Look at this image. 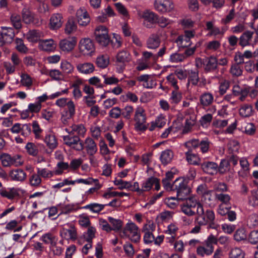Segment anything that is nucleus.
I'll use <instances>...</instances> for the list:
<instances>
[{
	"label": "nucleus",
	"mask_w": 258,
	"mask_h": 258,
	"mask_svg": "<svg viewBox=\"0 0 258 258\" xmlns=\"http://www.w3.org/2000/svg\"><path fill=\"white\" fill-rule=\"evenodd\" d=\"M120 236L123 238H128L134 242L140 240L141 235L138 226L133 222H128L122 230L120 231Z\"/></svg>",
	"instance_id": "f257e3e1"
},
{
	"label": "nucleus",
	"mask_w": 258,
	"mask_h": 258,
	"mask_svg": "<svg viewBox=\"0 0 258 258\" xmlns=\"http://www.w3.org/2000/svg\"><path fill=\"white\" fill-rule=\"evenodd\" d=\"M173 190L176 191V198L178 200H184L190 192L187 181L182 178H177L173 183Z\"/></svg>",
	"instance_id": "f03ea898"
},
{
	"label": "nucleus",
	"mask_w": 258,
	"mask_h": 258,
	"mask_svg": "<svg viewBox=\"0 0 258 258\" xmlns=\"http://www.w3.org/2000/svg\"><path fill=\"white\" fill-rule=\"evenodd\" d=\"M200 205H202L195 197L186 198L184 199V202L181 205V210L186 215L192 216L196 214Z\"/></svg>",
	"instance_id": "7ed1b4c3"
},
{
	"label": "nucleus",
	"mask_w": 258,
	"mask_h": 258,
	"mask_svg": "<svg viewBox=\"0 0 258 258\" xmlns=\"http://www.w3.org/2000/svg\"><path fill=\"white\" fill-rule=\"evenodd\" d=\"M198 215L197 220L200 225H207L208 222L215 220V216L214 211L211 209H204L203 205H200L196 211Z\"/></svg>",
	"instance_id": "20e7f679"
},
{
	"label": "nucleus",
	"mask_w": 258,
	"mask_h": 258,
	"mask_svg": "<svg viewBox=\"0 0 258 258\" xmlns=\"http://www.w3.org/2000/svg\"><path fill=\"white\" fill-rule=\"evenodd\" d=\"M94 37L96 41L102 46H107L111 42L108 35V31L104 26H97L94 31Z\"/></svg>",
	"instance_id": "39448f33"
},
{
	"label": "nucleus",
	"mask_w": 258,
	"mask_h": 258,
	"mask_svg": "<svg viewBox=\"0 0 258 258\" xmlns=\"http://www.w3.org/2000/svg\"><path fill=\"white\" fill-rule=\"evenodd\" d=\"M62 139L65 145L76 151H80L84 149V144L79 136L69 134L63 136Z\"/></svg>",
	"instance_id": "423d86ee"
},
{
	"label": "nucleus",
	"mask_w": 258,
	"mask_h": 258,
	"mask_svg": "<svg viewBox=\"0 0 258 258\" xmlns=\"http://www.w3.org/2000/svg\"><path fill=\"white\" fill-rule=\"evenodd\" d=\"M59 235L62 239L67 241H75L77 240L78 234L77 229L72 224H67L59 231Z\"/></svg>",
	"instance_id": "0eeeda50"
},
{
	"label": "nucleus",
	"mask_w": 258,
	"mask_h": 258,
	"mask_svg": "<svg viewBox=\"0 0 258 258\" xmlns=\"http://www.w3.org/2000/svg\"><path fill=\"white\" fill-rule=\"evenodd\" d=\"M21 156L17 155L11 156L8 154L4 153L0 156V160L2 164L4 167H10L14 166L18 167L21 166L23 164V162L21 161Z\"/></svg>",
	"instance_id": "6e6552de"
},
{
	"label": "nucleus",
	"mask_w": 258,
	"mask_h": 258,
	"mask_svg": "<svg viewBox=\"0 0 258 258\" xmlns=\"http://www.w3.org/2000/svg\"><path fill=\"white\" fill-rule=\"evenodd\" d=\"M76 114V105L71 100L69 101L66 107L61 112L60 120L63 124L68 123L70 120L73 118Z\"/></svg>",
	"instance_id": "1a4fd4ad"
},
{
	"label": "nucleus",
	"mask_w": 258,
	"mask_h": 258,
	"mask_svg": "<svg viewBox=\"0 0 258 258\" xmlns=\"http://www.w3.org/2000/svg\"><path fill=\"white\" fill-rule=\"evenodd\" d=\"M131 59L129 52L125 50H121L117 53L116 56L117 72L121 73L125 69L126 64Z\"/></svg>",
	"instance_id": "9d476101"
},
{
	"label": "nucleus",
	"mask_w": 258,
	"mask_h": 258,
	"mask_svg": "<svg viewBox=\"0 0 258 258\" xmlns=\"http://www.w3.org/2000/svg\"><path fill=\"white\" fill-rule=\"evenodd\" d=\"M254 32L246 30L242 33L239 39V44L242 47L248 45H254L258 42V38L255 35L253 38Z\"/></svg>",
	"instance_id": "9b49d317"
},
{
	"label": "nucleus",
	"mask_w": 258,
	"mask_h": 258,
	"mask_svg": "<svg viewBox=\"0 0 258 258\" xmlns=\"http://www.w3.org/2000/svg\"><path fill=\"white\" fill-rule=\"evenodd\" d=\"M79 50L84 55H91L95 51V46L91 39L88 38L82 39L79 44Z\"/></svg>",
	"instance_id": "f8f14e48"
},
{
	"label": "nucleus",
	"mask_w": 258,
	"mask_h": 258,
	"mask_svg": "<svg viewBox=\"0 0 258 258\" xmlns=\"http://www.w3.org/2000/svg\"><path fill=\"white\" fill-rule=\"evenodd\" d=\"M134 120L136 121L135 127L138 130H145L144 124L146 121V116L145 110L142 107L136 108L135 113Z\"/></svg>",
	"instance_id": "ddd939ff"
},
{
	"label": "nucleus",
	"mask_w": 258,
	"mask_h": 258,
	"mask_svg": "<svg viewBox=\"0 0 258 258\" xmlns=\"http://www.w3.org/2000/svg\"><path fill=\"white\" fill-rule=\"evenodd\" d=\"M154 7L157 11L164 13L173 10L174 5L172 0H155Z\"/></svg>",
	"instance_id": "4468645a"
},
{
	"label": "nucleus",
	"mask_w": 258,
	"mask_h": 258,
	"mask_svg": "<svg viewBox=\"0 0 258 258\" xmlns=\"http://www.w3.org/2000/svg\"><path fill=\"white\" fill-rule=\"evenodd\" d=\"M2 31L0 32V46H3L5 44L11 43L14 37L15 33L11 27H2Z\"/></svg>",
	"instance_id": "2eb2a0df"
},
{
	"label": "nucleus",
	"mask_w": 258,
	"mask_h": 258,
	"mask_svg": "<svg viewBox=\"0 0 258 258\" xmlns=\"http://www.w3.org/2000/svg\"><path fill=\"white\" fill-rule=\"evenodd\" d=\"M140 16L144 19L143 25L147 28H150L156 24L158 20L157 15L150 10H146L141 14Z\"/></svg>",
	"instance_id": "dca6fc26"
},
{
	"label": "nucleus",
	"mask_w": 258,
	"mask_h": 258,
	"mask_svg": "<svg viewBox=\"0 0 258 258\" xmlns=\"http://www.w3.org/2000/svg\"><path fill=\"white\" fill-rule=\"evenodd\" d=\"M9 177L12 181L23 182L27 178V173L22 169H13L9 171Z\"/></svg>",
	"instance_id": "f3484780"
},
{
	"label": "nucleus",
	"mask_w": 258,
	"mask_h": 258,
	"mask_svg": "<svg viewBox=\"0 0 258 258\" xmlns=\"http://www.w3.org/2000/svg\"><path fill=\"white\" fill-rule=\"evenodd\" d=\"M217 57L211 56L203 60V66L205 73H212L217 70Z\"/></svg>",
	"instance_id": "a211bd4d"
},
{
	"label": "nucleus",
	"mask_w": 258,
	"mask_h": 258,
	"mask_svg": "<svg viewBox=\"0 0 258 258\" xmlns=\"http://www.w3.org/2000/svg\"><path fill=\"white\" fill-rule=\"evenodd\" d=\"M77 38L75 37L61 40L59 42V48L63 51L67 52H70L74 48L77 44Z\"/></svg>",
	"instance_id": "6ab92c4d"
},
{
	"label": "nucleus",
	"mask_w": 258,
	"mask_h": 258,
	"mask_svg": "<svg viewBox=\"0 0 258 258\" xmlns=\"http://www.w3.org/2000/svg\"><path fill=\"white\" fill-rule=\"evenodd\" d=\"M200 166L202 170L207 174L214 175L218 172V165L216 162L206 161L201 163Z\"/></svg>",
	"instance_id": "aec40b11"
},
{
	"label": "nucleus",
	"mask_w": 258,
	"mask_h": 258,
	"mask_svg": "<svg viewBox=\"0 0 258 258\" xmlns=\"http://www.w3.org/2000/svg\"><path fill=\"white\" fill-rule=\"evenodd\" d=\"M65 131L69 134L74 135L77 134V136H79L80 138L84 137L86 132V129L83 124H73L69 128H66Z\"/></svg>",
	"instance_id": "412c9836"
},
{
	"label": "nucleus",
	"mask_w": 258,
	"mask_h": 258,
	"mask_svg": "<svg viewBox=\"0 0 258 258\" xmlns=\"http://www.w3.org/2000/svg\"><path fill=\"white\" fill-rule=\"evenodd\" d=\"M138 80L140 82H143V86L147 89H152L157 85L156 80L149 75H143L138 78Z\"/></svg>",
	"instance_id": "4be33fe9"
},
{
	"label": "nucleus",
	"mask_w": 258,
	"mask_h": 258,
	"mask_svg": "<svg viewBox=\"0 0 258 258\" xmlns=\"http://www.w3.org/2000/svg\"><path fill=\"white\" fill-rule=\"evenodd\" d=\"M76 16L78 19V22L80 26H85L90 21V19L87 12L84 8H81L76 13Z\"/></svg>",
	"instance_id": "5701e85b"
},
{
	"label": "nucleus",
	"mask_w": 258,
	"mask_h": 258,
	"mask_svg": "<svg viewBox=\"0 0 258 258\" xmlns=\"http://www.w3.org/2000/svg\"><path fill=\"white\" fill-rule=\"evenodd\" d=\"M90 155H94L97 151V147L95 141L91 138L88 137L85 140L84 148Z\"/></svg>",
	"instance_id": "b1692460"
},
{
	"label": "nucleus",
	"mask_w": 258,
	"mask_h": 258,
	"mask_svg": "<svg viewBox=\"0 0 258 258\" xmlns=\"http://www.w3.org/2000/svg\"><path fill=\"white\" fill-rule=\"evenodd\" d=\"M160 43V36L157 34H152L148 38L146 44L148 48L155 49L159 46Z\"/></svg>",
	"instance_id": "393cba45"
},
{
	"label": "nucleus",
	"mask_w": 258,
	"mask_h": 258,
	"mask_svg": "<svg viewBox=\"0 0 258 258\" xmlns=\"http://www.w3.org/2000/svg\"><path fill=\"white\" fill-rule=\"evenodd\" d=\"M62 24V17L60 14H53L50 19L49 25L51 29L59 28Z\"/></svg>",
	"instance_id": "a878e982"
},
{
	"label": "nucleus",
	"mask_w": 258,
	"mask_h": 258,
	"mask_svg": "<svg viewBox=\"0 0 258 258\" xmlns=\"http://www.w3.org/2000/svg\"><path fill=\"white\" fill-rule=\"evenodd\" d=\"M214 99L213 95L208 92L202 94L200 96V104L204 107L211 105L213 103Z\"/></svg>",
	"instance_id": "bb28decb"
},
{
	"label": "nucleus",
	"mask_w": 258,
	"mask_h": 258,
	"mask_svg": "<svg viewBox=\"0 0 258 258\" xmlns=\"http://www.w3.org/2000/svg\"><path fill=\"white\" fill-rule=\"evenodd\" d=\"M40 239L46 244L54 246L55 244H57L58 237L55 234L51 232H47L43 234Z\"/></svg>",
	"instance_id": "cd10ccee"
},
{
	"label": "nucleus",
	"mask_w": 258,
	"mask_h": 258,
	"mask_svg": "<svg viewBox=\"0 0 258 258\" xmlns=\"http://www.w3.org/2000/svg\"><path fill=\"white\" fill-rule=\"evenodd\" d=\"M77 70L82 74H89L94 71V66L91 62L78 63L76 66Z\"/></svg>",
	"instance_id": "c85d7f7f"
},
{
	"label": "nucleus",
	"mask_w": 258,
	"mask_h": 258,
	"mask_svg": "<svg viewBox=\"0 0 258 258\" xmlns=\"http://www.w3.org/2000/svg\"><path fill=\"white\" fill-rule=\"evenodd\" d=\"M154 227L153 223L147 224L144 227V231H145V234L144 236V241L146 244H149L153 242L155 240V237L151 232L149 231L150 229L153 230Z\"/></svg>",
	"instance_id": "c756f323"
},
{
	"label": "nucleus",
	"mask_w": 258,
	"mask_h": 258,
	"mask_svg": "<svg viewBox=\"0 0 258 258\" xmlns=\"http://www.w3.org/2000/svg\"><path fill=\"white\" fill-rule=\"evenodd\" d=\"M187 78V85L191 84L192 85L195 86H197L200 81L199 71L197 69L194 70L191 69H188Z\"/></svg>",
	"instance_id": "7c9ffc66"
},
{
	"label": "nucleus",
	"mask_w": 258,
	"mask_h": 258,
	"mask_svg": "<svg viewBox=\"0 0 258 258\" xmlns=\"http://www.w3.org/2000/svg\"><path fill=\"white\" fill-rule=\"evenodd\" d=\"M173 156V151L170 149H167L161 153L160 160L163 165H166L171 162Z\"/></svg>",
	"instance_id": "2f4dec72"
},
{
	"label": "nucleus",
	"mask_w": 258,
	"mask_h": 258,
	"mask_svg": "<svg viewBox=\"0 0 258 258\" xmlns=\"http://www.w3.org/2000/svg\"><path fill=\"white\" fill-rule=\"evenodd\" d=\"M44 142L50 149L53 150L57 146V140L52 134H47L44 139Z\"/></svg>",
	"instance_id": "473e14b6"
},
{
	"label": "nucleus",
	"mask_w": 258,
	"mask_h": 258,
	"mask_svg": "<svg viewBox=\"0 0 258 258\" xmlns=\"http://www.w3.org/2000/svg\"><path fill=\"white\" fill-rule=\"evenodd\" d=\"M0 194L2 197L10 200L14 199L18 195V191L15 188L2 189L0 190Z\"/></svg>",
	"instance_id": "72a5a7b5"
},
{
	"label": "nucleus",
	"mask_w": 258,
	"mask_h": 258,
	"mask_svg": "<svg viewBox=\"0 0 258 258\" xmlns=\"http://www.w3.org/2000/svg\"><path fill=\"white\" fill-rule=\"evenodd\" d=\"M39 47L44 51H51L55 49V45L52 39H48L41 41L39 44Z\"/></svg>",
	"instance_id": "f704fd0d"
},
{
	"label": "nucleus",
	"mask_w": 258,
	"mask_h": 258,
	"mask_svg": "<svg viewBox=\"0 0 258 258\" xmlns=\"http://www.w3.org/2000/svg\"><path fill=\"white\" fill-rule=\"evenodd\" d=\"M77 29V26L73 18H69L66 24L64 32L68 35L74 33Z\"/></svg>",
	"instance_id": "c9c22d12"
},
{
	"label": "nucleus",
	"mask_w": 258,
	"mask_h": 258,
	"mask_svg": "<svg viewBox=\"0 0 258 258\" xmlns=\"http://www.w3.org/2000/svg\"><path fill=\"white\" fill-rule=\"evenodd\" d=\"M115 16L113 9L110 6H108L106 8L104 9L102 11V15L98 17V19L102 22H104L106 21L107 17H112Z\"/></svg>",
	"instance_id": "e433bc0d"
},
{
	"label": "nucleus",
	"mask_w": 258,
	"mask_h": 258,
	"mask_svg": "<svg viewBox=\"0 0 258 258\" xmlns=\"http://www.w3.org/2000/svg\"><path fill=\"white\" fill-rule=\"evenodd\" d=\"M186 159L188 163L195 165H200L201 164L200 158L195 154H193L191 151H188L185 153Z\"/></svg>",
	"instance_id": "4c0bfd02"
},
{
	"label": "nucleus",
	"mask_w": 258,
	"mask_h": 258,
	"mask_svg": "<svg viewBox=\"0 0 258 258\" xmlns=\"http://www.w3.org/2000/svg\"><path fill=\"white\" fill-rule=\"evenodd\" d=\"M108 220L112 225V227L111 226V231H118L121 230L123 225L122 221L121 220L108 217Z\"/></svg>",
	"instance_id": "58836bf2"
},
{
	"label": "nucleus",
	"mask_w": 258,
	"mask_h": 258,
	"mask_svg": "<svg viewBox=\"0 0 258 258\" xmlns=\"http://www.w3.org/2000/svg\"><path fill=\"white\" fill-rule=\"evenodd\" d=\"M196 117L195 115L188 116L186 118L185 125L182 131L183 134H187L188 133L191 127L195 125L196 123Z\"/></svg>",
	"instance_id": "ea45409f"
},
{
	"label": "nucleus",
	"mask_w": 258,
	"mask_h": 258,
	"mask_svg": "<svg viewBox=\"0 0 258 258\" xmlns=\"http://www.w3.org/2000/svg\"><path fill=\"white\" fill-rule=\"evenodd\" d=\"M42 33L38 30H30L26 34V38L30 42H37L41 37Z\"/></svg>",
	"instance_id": "a19ab883"
},
{
	"label": "nucleus",
	"mask_w": 258,
	"mask_h": 258,
	"mask_svg": "<svg viewBox=\"0 0 258 258\" xmlns=\"http://www.w3.org/2000/svg\"><path fill=\"white\" fill-rule=\"evenodd\" d=\"M206 26L207 30L209 31L208 33L209 36H216L221 33L220 29L215 26L213 22H207Z\"/></svg>",
	"instance_id": "79ce46f5"
},
{
	"label": "nucleus",
	"mask_w": 258,
	"mask_h": 258,
	"mask_svg": "<svg viewBox=\"0 0 258 258\" xmlns=\"http://www.w3.org/2000/svg\"><path fill=\"white\" fill-rule=\"evenodd\" d=\"M156 178L155 177H151L148 178L146 180L144 181L142 184V187L141 190H142V194L145 191H148L150 190L153 185L154 182H156Z\"/></svg>",
	"instance_id": "37998d69"
},
{
	"label": "nucleus",
	"mask_w": 258,
	"mask_h": 258,
	"mask_svg": "<svg viewBox=\"0 0 258 258\" xmlns=\"http://www.w3.org/2000/svg\"><path fill=\"white\" fill-rule=\"evenodd\" d=\"M252 107L249 104H244L239 109V114L244 117H247L252 114Z\"/></svg>",
	"instance_id": "c03bdc74"
},
{
	"label": "nucleus",
	"mask_w": 258,
	"mask_h": 258,
	"mask_svg": "<svg viewBox=\"0 0 258 258\" xmlns=\"http://www.w3.org/2000/svg\"><path fill=\"white\" fill-rule=\"evenodd\" d=\"M182 98L181 93L179 92L178 90H174L171 93L169 101L171 104H177L180 102Z\"/></svg>",
	"instance_id": "a18cd8bd"
},
{
	"label": "nucleus",
	"mask_w": 258,
	"mask_h": 258,
	"mask_svg": "<svg viewBox=\"0 0 258 258\" xmlns=\"http://www.w3.org/2000/svg\"><path fill=\"white\" fill-rule=\"evenodd\" d=\"M105 205L104 204H99L98 203H91L85 206L83 208L88 209L93 213H99L101 211Z\"/></svg>",
	"instance_id": "49530a36"
},
{
	"label": "nucleus",
	"mask_w": 258,
	"mask_h": 258,
	"mask_svg": "<svg viewBox=\"0 0 258 258\" xmlns=\"http://www.w3.org/2000/svg\"><path fill=\"white\" fill-rule=\"evenodd\" d=\"M37 173L40 175L41 178L45 179H47L52 177L54 175V172L53 171L49 170V169L44 168H37Z\"/></svg>",
	"instance_id": "de8ad7c7"
},
{
	"label": "nucleus",
	"mask_w": 258,
	"mask_h": 258,
	"mask_svg": "<svg viewBox=\"0 0 258 258\" xmlns=\"http://www.w3.org/2000/svg\"><path fill=\"white\" fill-rule=\"evenodd\" d=\"M109 62V57L107 55H102L96 58L97 66L101 68H105L107 67Z\"/></svg>",
	"instance_id": "09e8293b"
},
{
	"label": "nucleus",
	"mask_w": 258,
	"mask_h": 258,
	"mask_svg": "<svg viewBox=\"0 0 258 258\" xmlns=\"http://www.w3.org/2000/svg\"><path fill=\"white\" fill-rule=\"evenodd\" d=\"M61 213L68 214L76 211L79 207L77 204H70L62 206L61 207Z\"/></svg>",
	"instance_id": "8fccbe9b"
},
{
	"label": "nucleus",
	"mask_w": 258,
	"mask_h": 258,
	"mask_svg": "<svg viewBox=\"0 0 258 258\" xmlns=\"http://www.w3.org/2000/svg\"><path fill=\"white\" fill-rule=\"evenodd\" d=\"M215 199L218 201L221 202V204L228 205L229 203L231 198L228 194L224 193H216Z\"/></svg>",
	"instance_id": "3c124183"
},
{
	"label": "nucleus",
	"mask_w": 258,
	"mask_h": 258,
	"mask_svg": "<svg viewBox=\"0 0 258 258\" xmlns=\"http://www.w3.org/2000/svg\"><path fill=\"white\" fill-rule=\"evenodd\" d=\"M96 229L92 226H89L87 232H84L83 236L87 242H92V239L95 237Z\"/></svg>",
	"instance_id": "603ef678"
},
{
	"label": "nucleus",
	"mask_w": 258,
	"mask_h": 258,
	"mask_svg": "<svg viewBox=\"0 0 258 258\" xmlns=\"http://www.w3.org/2000/svg\"><path fill=\"white\" fill-rule=\"evenodd\" d=\"M42 182L41 177L39 174L33 173L29 178V182L31 186H39Z\"/></svg>",
	"instance_id": "864d4df0"
},
{
	"label": "nucleus",
	"mask_w": 258,
	"mask_h": 258,
	"mask_svg": "<svg viewBox=\"0 0 258 258\" xmlns=\"http://www.w3.org/2000/svg\"><path fill=\"white\" fill-rule=\"evenodd\" d=\"M177 44L182 47H187L190 46V39L183 35L179 36L176 41Z\"/></svg>",
	"instance_id": "5fc2aeb1"
},
{
	"label": "nucleus",
	"mask_w": 258,
	"mask_h": 258,
	"mask_svg": "<svg viewBox=\"0 0 258 258\" xmlns=\"http://www.w3.org/2000/svg\"><path fill=\"white\" fill-rule=\"evenodd\" d=\"M32 132L35 135V138L36 139H39L41 138V134L42 130L40 128L38 122L37 121H33L32 123Z\"/></svg>",
	"instance_id": "6e6d98bb"
},
{
	"label": "nucleus",
	"mask_w": 258,
	"mask_h": 258,
	"mask_svg": "<svg viewBox=\"0 0 258 258\" xmlns=\"http://www.w3.org/2000/svg\"><path fill=\"white\" fill-rule=\"evenodd\" d=\"M244 253L239 248H232L229 252V258H244Z\"/></svg>",
	"instance_id": "4d7b16f0"
},
{
	"label": "nucleus",
	"mask_w": 258,
	"mask_h": 258,
	"mask_svg": "<svg viewBox=\"0 0 258 258\" xmlns=\"http://www.w3.org/2000/svg\"><path fill=\"white\" fill-rule=\"evenodd\" d=\"M123 250L125 254L128 257H133L135 254V251L133 245L129 243H125L123 246Z\"/></svg>",
	"instance_id": "13d9d810"
},
{
	"label": "nucleus",
	"mask_w": 258,
	"mask_h": 258,
	"mask_svg": "<svg viewBox=\"0 0 258 258\" xmlns=\"http://www.w3.org/2000/svg\"><path fill=\"white\" fill-rule=\"evenodd\" d=\"M114 6L118 11V12L122 15L125 18H128L130 17L128 12L125 7L121 3H116L114 4Z\"/></svg>",
	"instance_id": "bf43d9fd"
},
{
	"label": "nucleus",
	"mask_w": 258,
	"mask_h": 258,
	"mask_svg": "<svg viewBox=\"0 0 258 258\" xmlns=\"http://www.w3.org/2000/svg\"><path fill=\"white\" fill-rule=\"evenodd\" d=\"M230 73L233 76L239 77L242 74V69L238 64H232L230 69Z\"/></svg>",
	"instance_id": "052dcab7"
},
{
	"label": "nucleus",
	"mask_w": 258,
	"mask_h": 258,
	"mask_svg": "<svg viewBox=\"0 0 258 258\" xmlns=\"http://www.w3.org/2000/svg\"><path fill=\"white\" fill-rule=\"evenodd\" d=\"M27 152L30 155L35 156L38 153V150L37 146L33 143L29 142L27 144L25 147Z\"/></svg>",
	"instance_id": "680f3d73"
},
{
	"label": "nucleus",
	"mask_w": 258,
	"mask_h": 258,
	"mask_svg": "<svg viewBox=\"0 0 258 258\" xmlns=\"http://www.w3.org/2000/svg\"><path fill=\"white\" fill-rule=\"evenodd\" d=\"M114 183L115 185H118V188L120 189L128 188L132 186L131 182L124 181L121 179L116 178L114 181Z\"/></svg>",
	"instance_id": "e2e57ef3"
},
{
	"label": "nucleus",
	"mask_w": 258,
	"mask_h": 258,
	"mask_svg": "<svg viewBox=\"0 0 258 258\" xmlns=\"http://www.w3.org/2000/svg\"><path fill=\"white\" fill-rule=\"evenodd\" d=\"M212 118L213 116L211 114L208 113L204 115L200 120L201 125L204 127H208L210 125Z\"/></svg>",
	"instance_id": "0e129e2a"
},
{
	"label": "nucleus",
	"mask_w": 258,
	"mask_h": 258,
	"mask_svg": "<svg viewBox=\"0 0 258 258\" xmlns=\"http://www.w3.org/2000/svg\"><path fill=\"white\" fill-rule=\"evenodd\" d=\"M234 238L237 241L246 239V234L245 230L243 228L237 229L234 235Z\"/></svg>",
	"instance_id": "69168bd1"
},
{
	"label": "nucleus",
	"mask_w": 258,
	"mask_h": 258,
	"mask_svg": "<svg viewBox=\"0 0 258 258\" xmlns=\"http://www.w3.org/2000/svg\"><path fill=\"white\" fill-rule=\"evenodd\" d=\"M21 83L23 86L29 87L32 85V80L27 74H22L21 75Z\"/></svg>",
	"instance_id": "338daca9"
},
{
	"label": "nucleus",
	"mask_w": 258,
	"mask_h": 258,
	"mask_svg": "<svg viewBox=\"0 0 258 258\" xmlns=\"http://www.w3.org/2000/svg\"><path fill=\"white\" fill-rule=\"evenodd\" d=\"M247 224L250 228H253L258 225V216L255 214L250 215L247 220Z\"/></svg>",
	"instance_id": "774afa93"
}]
</instances>
